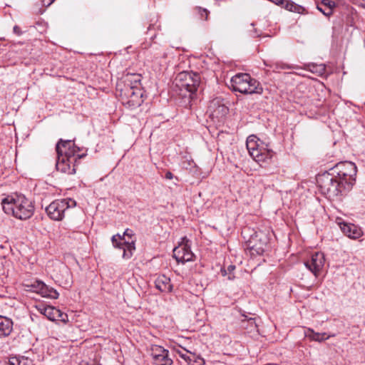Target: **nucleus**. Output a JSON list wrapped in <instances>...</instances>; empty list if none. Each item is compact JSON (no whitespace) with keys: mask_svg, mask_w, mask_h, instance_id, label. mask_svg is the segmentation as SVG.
Listing matches in <instances>:
<instances>
[{"mask_svg":"<svg viewBox=\"0 0 365 365\" xmlns=\"http://www.w3.org/2000/svg\"><path fill=\"white\" fill-rule=\"evenodd\" d=\"M324 66H322V65L319 66V71H324Z\"/></svg>","mask_w":365,"mask_h":365,"instance_id":"nucleus-38","label":"nucleus"},{"mask_svg":"<svg viewBox=\"0 0 365 365\" xmlns=\"http://www.w3.org/2000/svg\"><path fill=\"white\" fill-rule=\"evenodd\" d=\"M324 263V255L322 252H315L309 260L304 262V265L315 277H317L322 270Z\"/></svg>","mask_w":365,"mask_h":365,"instance_id":"nucleus-13","label":"nucleus"},{"mask_svg":"<svg viewBox=\"0 0 365 365\" xmlns=\"http://www.w3.org/2000/svg\"><path fill=\"white\" fill-rule=\"evenodd\" d=\"M168 351L158 345H153L151 347V355L153 359L160 356L162 354H168Z\"/></svg>","mask_w":365,"mask_h":365,"instance_id":"nucleus-24","label":"nucleus"},{"mask_svg":"<svg viewBox=\"0 0 365 365\" xmlns=\"http://www.w3.org/2000/svg\"><path fill=\"white\" fill-rule=\"evenodd\" d=\"M306 335L312 340L316 341H322L325 339H329L330 336H326V333H317L314 332L312 329H308L307 333Z\"/></svg>","mask_w":365,"mask_h":365,"instance_id":"nucleus-21","label":"nucleus"},{"mask_svg":"<svg viewBox=\"0 0 365 365\" xmlns=\"http://www.w3.org/2000/svg\"><path fill=\"white\" fill-rule=\"evenodd\" d=\"M336 222L341 232L351 239L356 240L363 235L361 227L354 224L345 222L341 219H337Z\"/></svg>","mask_w":365,"mask_h":365,"instance_id":"nucleus-16","label":"nucleus"},{"mask_svg":"<svg viewBox=\"0 0 365 365\" xmlns=\"http://www.w3.org/2000/svg\"><path fill=\"white\" fill-rule=\"evenodd\" d=\"M296 4L293 1L285 0V2L284 4V6L282 7H284L287 10L292 11L293 10V8Z\"/></svg>","mask_w":365,"mask_h":365,"instance_id":"nucleus-28","label":"nucleus"},{"mask_svg":"<svg viewBox=\"0 0 365 365\" xmlns=\"http://www.w3.org/2000/svg\"><path fill=\"white\" fill-rule=\"evenodd\" d=\"M12 321L0 315V337L9 336L12 331Z\"/></svg>","mask_w":365,"mask_h":365,"instance_id":"nucleus-20","label":"nucleus"},{"mask_svg":"<svg viewBox=\"0 0 365 365\" xmlns=\"http://www.w3.org/2000/svg\"><path fill=\"white\" fill-rule=\"evenodd\" d=\"M69 283H70L69 281L66 280V282H65L66 284H69Z\"/></svg>","mask_w":365,"mask_h":365,"instance_id":"nucleus-39","label":"nucleus"},{"mask_svg":"<svg viewBox=\"0 0 365 365\" xmlns=\"http://www.w3.org/2000/svg\"><path fill=\"white\" fill-rule=\"evenodd\" d=\"M269 1L277 6H284V4L285 2V0H269Z\"/></svg>","mask_w":365,"mask_h":365,"instance_id":"nucleus-31","label":"nucleus"},{"mask_svg":"<svg viewBox=\"0 0 365 365\" xmlns=\"http://www.w3.org/2000/svg\"><path fill=\"white\" fill-rule=\"evenodd\" d=\"M141 76L138 73H126L116 83V96L122 104L129 109L139 107L143 102Z\"/></svg>","mask_w":365,"mask_h":365,"instance_id":"nucleus-1","label":"nucleus"},{"mask_svg":"<svg viewBox=\"0 0 365 365\" xmlns=\"http://www.w3.org/2000/svg\"><path fill=\"white\" fill-rule=\"evenodd\" d=\"M56 150L58 155V159L65 158L69 160L74 158V160L83 158L86 155V150L76 147L72 140H63L60 139L56 145Z\"/></svg>","mask_w":365,"mask_h":365,"instance_id":"nucleus-5","label":"nucleus"},{"mask_svg":"<svg viewBox=\"0 0 365 365\" xmlns=\"http://www.w3.org/2000/svg\"><path fill=\"white\" fill-rule=\"evenodd\" d=\"M11 365H34L32 360L27 357L21 359H12L9 361Z\"/></svg>","mask_w":365,"mask_h":365,"instance_id":"nucleus-25","label":"nucleus"},{"mask_svg":"<svg viewBox=\"0 0 365 365\" xmlns=\"http://www.w3.org/2000/svg\"><path fill=\"white\" fill-rule=\"evenodd\" d=\"M62 272L66 275L67 278H69L70 272L65 266H62Z\"/></svg>","mask_w":365,"mask_h":365,"instance_id":"nucleus-32","label":"nucleus"},{"mask_svg":"<svg viewBox=\"0 0 365 365\" xmlns=\"http://www.w3.org/2000/svg\"><path fill=\"white\" fill-rule=\"evenodd\" d=\"M177 353L180 355L181 358L185 359L188 362L189 365H194L191 364V361L193 360L194 358H195V355L192 354V356H187L186 354L182 353L181 351L178 350Z\"/></svg>","mask_w":365,"mask_h":365,"instance_id":"nucleus-27","label":"nucleus"},{"mask_svg":"<svg viewBox=\"0 0 365 365\" xmlns=\"http://www.w3.org/2000/svg\"><path fill=\"white\" fill-rule=\"evenodd\" d=\"M76 205V201L71 198L56 200L46 208V211L51 219L60 221L63 219L65 212L68 208L75 207Z\"/></svg>","mask_w":365,"mask_h":365,"instance_id":"nucleus-6","label":"nucleus"},{"mask_svg":"<svg viewBox=\"0 0 365 365\" xmlns=\"http://www.w3.org/2000/svg\"><path fill=\"white\" fill-rule=\"evenodd\" d=\"M41 289L42 293H44L50 298L57 299L59 296L58 292L56 289L53 288H48L43 283L41 284Z\"/></svg>","mask_w":365,"mask_h":365,"instance_id":"nucleus-23","label":"nucleus"},{"mask_svg":"<svg viewBox=\"0 0 365 365\" xmlns=\"http://www.w3.org/2000/svg\"><path fill=\"white\" fill-rule=\"evenodd\" d=\"M259 139L255 135H250L246 141L247 150L253 160L262 157L261 160H267L274 158L275 153L267 148H264L259 145Z\"/></svg>","mask_w":365,"mask_h":365,"instance_id":"nucleus-7","label":"nucleus"},{"mask_svg":"<svg viewBox=\"0 0 365 365\" xmlns=\"http://www.w3.org/2000/svg\"><path fill=\"white\" fill-rule=\"evenodd\" d=\"M202 359L200 357H197L194 360V365H200L202 362Z\"/></svg>","mask_w":365,"mask_h":365,"instance_id":"nucleus-34","label":"nucleus"},{"mask_svg":"<svg viewBox=\"0 0 365 365\" xmlns=\"http://www.w3.org/2000/svg\"><path fill=\"white\" fill-rule=\"evenodd\" d=\"M4 212L21 220L30 218L34 212V206L24 195L7 196L1 201Z\"/></svg>","mask_w":365,"mask_h":365,"instance_id":"nucleus-2","label":"nucleus"},{"mask_svg":"<svg viewBox=\"0 0 365 365\" xmlns=\"http://www.w3.org/2000/svg\"><path fill=\"white\" fill-rule=\"evenodd\" d=\"M247 322L250 324V326L251 327V328H255L257 327L255 322L254 319H252V318L249 319Z\"/></svg>","mask_w":365,"mask_h":365,"instance_id":"nucleus-33","label":"nucleus"},{"mask_svg":"<svg viewBox=\"0 0 365 365\" xmlns=\"http://www.w3.org/2000/svg\"><path fill=\"white\" fill-rule=\"evenodd\" d=\"M200 76L197 73L182 72L175 78L176 85L180 91L194 93L200 85Z\"/></svg>","mask_w":365,"mask_h":365,"instance_id":"nucleus-8","label":"nucleus"},{"mask_svg":"<svg viewBox=\"0 0 365 365\" xmlns=\"http://www.w3.org/2000/svg\"><path fill=\"white\" fill-rule=\"evenodd\" d=\"M267 237L262 233V237H259V235H256L255 237H252L249 241L248 245L251 254L252 255H262L267 248Z\"/></svg>","mask_w":365,"mask_h":365,"instance_id":"nucleus-14","label":"nucleus"},{"mask_svg":"<svg viewBox=\"0 0 365 365\" xmlns=\"http://www.w3.org/2000/svg\"><path fill=\"white\" fill-rule=\"evenodd\" d=\"M194 257L195 255L190 250L186 237H184L178 246L173 250V257L178 262L184 264L185 262H191Z\"/></svg>","mask_w":365,"mask_h":365,"instance_id":"nucleus-11","label":"nucleus"},{"mask_svg":"<svg viewBox=\"0 0 365 365\" xmlns=\"http://www.w3.org/2000/svg\"><path fill=\"white\" fill-rule=\"evenodd\" d=\"M155 365H172L173 360L168 357V354H162L153 359Z\"/></svg>","mask_w":365,"mask_h":365,"instance_id":"nucleus-22","label":"nucleus"},{"mask_svg":"<svg viewBox=\"0 0 365 365\" xmlns=\"http://www.w3.org/2000/svg\"><path fill=\"white\" fill-rule=\"evenodd\" d=\"M133 235V232L131 230L127 229L123 233V236L120 235H113L111 238L113 245L115 248L123 250V257L124 259H129L133 255V252L135 250V242H125L124 240L125 236L131 237Z\"/></svg>","mask_w":365,"mask_h":365,"instance_id":"nucleus-9","label":"nucleus"},{"mask_svg":"<svg viewBox=\"0 0 365 365\" xmlns=\"http://www.w3.org/2000/svg\"><path fill=\"white\" fill-rule=\"evenodd\" d=\"M335 0H322L317 4V9L324 16L329 17L333 14V10L336 7Z\"/></svg>","mask_w":365,"mask_h":365,"instance_id":"nucleus-17","label":"nucleus"},{"mask_svg":"<svg viewBox=\"0 0 365 365\" xmlns=\"http://www.w3.org/2000/svg\"><path fill=\"white\" fill-rule=\"evenodd\" d=\"M332 174H336L340 180H354L356 175V166L353 161H339L333 168L330 169Z\"/></svg>","mask_w":365,"mask_h":365,"instance_id":"nucleus-10","label":"nucleus"},{"mask_svg":"<svg viewBox=\"0 0 365 365\" xmlns=\"http://www.w3.org/2000/svg\"><path fill=\"white\" fill-rule=\"evenodd\" d=\"M231 87L235 91L244 94L261 93L262 88L259 83L248 73H237L230 81Z\"/></svg>","mask_w":365,"mask_h":365,"instance_id":"nucleus-3","label":"nucleus"},{"mask_svg":"<svg viewBox=\"0 0 365 365\" xmlns=\"http://www.w3.org/2000/svg\"><path fill=\"white\" fill-rule=\"evenodd\" d=\"M235 269V265H229L227 267V269H222L221 272H222V275H224V276L227 275V273H229L228 279L231 280V279H233L235 277L234 275L232 274V272L234 271Z\"/></svg>","mask_w":365,"mask_h":365,"instance_id":"nucleus-26","label":"nucleus"},{"mask_svg":"<svg viewBox=\"0 0 365 365\" xmlns=\"http://www.w3.org/2000/svg\"><path fill=\"white\" fill-rule=\"evenodd\" d=\"M165 177L166 179L170 180V179H172L173 178V175L170 172H167L165 173Z\"/></svg>","mask_w":365,"mask_h":365,"instance_id":"nucleus-36","label":"nucleus"},{"mask_svg":"<svg viewBox=\"0 0 365 365\" xmlns=\"http://www.w3.org/2000/svg\"><path fill=\"white\" fill-rule=\"evenodd\" d=\"M155 287L158 290L163 292H170L172 291L173 288L170 278L165 275L160 276L156 279Z\"/></svg>","mask_w":365,"mask_h":365,"instance_id":"nucleus-19","label":"nucleus"},{"mask_svg":"<svg viewBox=\"0 0 365 365\" xmlns=\"http://www.w3.org/2000/svg\"><path fill=\"white\" fill-rule=\"evenodd\" d=\"M247 162L249 163L250 161H247ZM250 162L253 163L255 164L254 169L256 170L257 169L256 167L258 165V163H257L258 161L254 160V161H250Z\"/></svg>","mask_w":365,"mask_h":365,"instance_id":"nucleus-37","label":"nucleus"},{"mask_svg":"<svg viewBox=\"0 0 365 365\" xmlns=\"http://www.w3.org/2000/svg\"><path fill=\"white\" fill-rule=\"evenodd\" d=\"M207 112L210 116L214 120L220 121L228 113V108L224 104L221 98H215L209 104Z\"/></svg>","mask_w":365,"mask_h":365,"instance_id":"nucleus-12","label":"nucleus"},{"mask_svg":"<svg viewBox=\"0 0 365 365\" xmlns=\"http://www.w3.org/2000/svg\"><path fill=\"white\" fill-rule=\"evenodd\" d=\"M14 32L15 34H16L17 35H20V34H21L20 28L17 26H15L14 27Z\"/></svg>","mask_w":365,"mask_h":365,"instance_id":"nucleus-35","label":"nucleus"},{"mask_svg":"<svg viewBox=\"0 0 365 365\" xmlns=\"http://www.w3.org/2000/svg\"><path fill=\"white\" fill-rule=\"evenodd\" d=\"M197 10H198V13L200 14V15L201 16L202 18L205 17V19H207L209 12L207 9H202V8H197Z\"/></svg>","mask_w":365,"mask_h":365,"instance_id":"nucleus-30","label":"nucleus"},{"mask_svg":"<svg viewBox=\"0 0 365 365\" xmlns=\"http://www.w3.org/2000/svg\"><path fill=\"white\" fill-rule=\"evenodd\" d=\"M38 310L51 321H60L66 323L68 320L67 314L51 306H40L38 307Z\"/></svg>","mask_w":365,"mask_h":365,"instance_id":"nucleus-15","label":"nucleus"},{"mask_svg":"<svg viewBox=\"0 0 365 365\" xmlns=\"http://www.w3.org/2000/svg\"><path fill=\"white\" fill-rule=\"evenodd\" d=\"M331 173H324L317 179L318 186L322 194L328 198L338 197L342 191L343 183L333 176Z\"/></svg>","mask_w":365,"mask_h":365,"instance_id":"nucleus-4","label":"nucleus"},{"mask_svg":"<svg viewBox=\"0 0 365 365\" xmlns=\"http://www.w3.org/2000/svg\"><path fill=\"white\" fill-rule=\"evenodd\" d=\"M76 161H56V170L62 173L72 175L76 173Z\"/></svg>","mask_w":365,"mask_h":365,"instance_id":"nucleus-18","label":"nucleus"},{"mask_svg":"<svg viewBox=\"0 0 365 365\" xmlns=\"http://www.w3.org/2000/svg\"><path fill=\"white\" fill-rule=\"evenodd\" d=\"M305 11L306 9L303 6L298 5L297 4L294 5L293 10L292 11V12H295L297 14H304Z\"/></svg>","mask_w":365,"mask_h":365,"instance_id":"nucleus-29","label":"nucleus"}]
</instances>
